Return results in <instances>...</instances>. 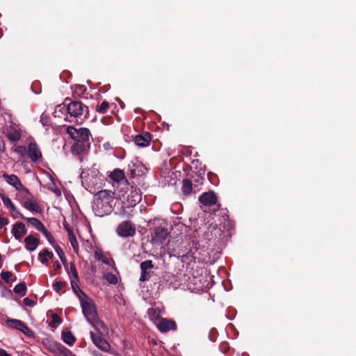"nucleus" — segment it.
Returning <instances> with one entry per match:
<instances>
[{
	"label": "nucleus",
	"instance_id": "1a4fd4ad",
	"mask_svg": "<svg viewBox=\"0 0 356 356\" xmlns=\"http://www.w3.org/2000/svg\"><path fill=\"white\" fill-rule=\"evenodd\" d=\"M6 325L12 329H15L22 332L26 337H33L34 334L32 330L22 321L17 319L9 318L6 321Z\"/></svg>",
	"mask_w": 356,
	"mask_h": 356
},
{
	"label": "nucleus",
	"instance_id": "72a5a7b5",
	"mask_svg": "<svg viewBox=\"0 0 356 356\" xmlns=\"http://www.w3.org/2000/svg\"><path fill=\"white\" fill-rule=\"evenodd\" d=\"M68 273L72 275V277H73V280H76V281H79V275L78 272L76 269L75 265L74 263L70 264V268Z\"/></svg>",
	"mask_w": 356,
	"mask_h": 356
},
{
	"label": "nucleus",
	"instance_id": "cd10ccee",
	"mask_svg": "<svg viewBox=\"0 0 356 356\" xmlns=\"http://www.w3.org/2000/svg\"><path fill=\"white\" fill-rule=\"evenodd\" d=\"M24 220H27L39 232H42L45 228L44 225L35 218H25Z\"/></svg>",
	"mask_w": 356,
	"mask_h": 356
},
{
	"label": "nucleus",
	"instance_id": "6ab92c4d",
	"mask_svg": "<svg viewBox=\"0 0 356 356\" xmlns=\"http://www.w3.org/2000/svg\"><path fill=\"white\" fill-rule=\"evenodd\" d=\"M199 201L202 204L206 207H211L216 204L217 202V197L213 192L209 191L202 193L199 197Z\"/></svg>",
	"mask_w": 356,
	"mask_h": 356
},
{
	"label": "nucleus",
	"instance_id": "79ce46f5",
	"mask_svg": "<svg viewBox=\"0 0 356 356\" xmlns=\"http://www.w3.org/2000/svg\"><path fill=\"white\" fill-rule=\"evenodd\" d=\"M86 88L84 86L77 85L76 86V92H79V95L83 94L86 91Z\"/></svg>",
	"mask_w": 356,
	"mask_h": 356
},
{
	"label": "nucleus",
	"instance_id": "4c0bfd02",
	"mask_svg": "<svg viewBox=\"0 0 356 356\" xmlns=\"http://www.w3.org/2000/svg\"><path fill=\"white\" fill-rule=\"evenodd\" d=\"M77 282L76 280H71V285H72V288L73 289L74 291L77 294V296H79V294H80V291L79 290H81L79 288V286L77 284Z\"/></svg>",
	"mask_w": 356,
	"mask_h": 356
},
{
	"label": "nucleus",
	"instance_id": "b1692460",
	"mask_svg": "<svg viewBox=\"0 0 356 356\" xmlns=\"http://www.w3.org/2000/svg\"><path fill=\"white\" fill-rule=\"evenodd\" d=\"M24 242L26 243V248L31 252L35 250L39 244L38 240L33 235L26 236Z\"/></svg>",
	"mask_w": 356,
	"mask_h": 356
},
{
	"label": "nucleus",
	"instance_id": "58836bf2",
	"mask_svg": "<svg viewBox=\"0 0 356 356\" xmlns=\"http://www.w3.org/2000/svg\"><path fill=\"white\" fill-rule=\"evenodd\" d=\"M106 280L111 284H116L118 282V279H117L116 276L113 274H108L106 275Z\"/></svg>",
	"mask_w": 356,
	"mask_h": 356
},
{
	"label": "nucleus",
	"instance_id": "c756f323",
	"mask_svg": "<svg viewBox=\"0 0 356 356\" xmlns=\"http://www.w3.org/2000/svg\"><path fill=\"white\" fill-rule=\"evenodd\" d=\"M69 241L71 243V245L73 248L74 251L76 253H78L79 252V243L76 240V235L74 234H70V236H68Z\"/></svg>",
	"mask_w": 356,
	"mask_h": 356
},
{
	"label": "nucleus",
	"instance_id": "4be33fe9",
	"mask_svg": "<svg viewBox=\"0 0 356 356\" xmlns=\"http://www.w3.org/2000/svg\"><path fill=\"white\" fill-rule=\"evenodd\" d=\"M11 232L17 240H20L27 233L25 225L21 222L15 223Z\"/></svg>",
	"mask_w": 356,
	"mask_h": 356
},
{
	"label": "nucleus",
	"instance_id": "423d86ee",
	"mask_svg": "<svg viewBox=\"0 0 356 356\" xmlns=\"http://www.w3.org/2000/svg\"><path fill=\"white\" fill-rule=\"evenodd\" d=\"M110 177L118 184V188L122 186L121 191H119V195L124 196L129 189V184L124 172L120 169H115L111 173Z\"/></svg>",
	"mask_w": 356,
	"mask_h": 356
},
{
	"label": "nucleus",
	"instance_id": "bb28decb",
	"mask_svg": "<svg viewBox=\"0 0 356 356\" xmlns=\"http://www.w3.org/2000/svg\"><path fill=\"white\" fill-rule=\"evenodd\" d=\"M63 341L70 346H72L76 341V338L70 332H63L62 333Z\"/></svg>",
	"mask_w": 356,
	"mask_h": 356
},
{
	"label": "nucleus",
	"instance_id": "f704fd0d",
	"mask_svg": "<svg viewBox=\"0 0 356 356\" xmlns=\"http://www.w3.org/2000/svg\"><path fill=\"white\" fill-rule=\"evenodd\" d=\"M65 286V284L64 282H61V281H56L54 284H53V288L58 293H62V290H63V288Z\"/></svg>",
	"mask_w": 356,
	"mask_h": 356
},
{
	"label": "nucleus",
	"instance_id": "e433bc0d",
	"mask_svg": "<svg viewBox=\"0 0 356 356\" xmlns=\"http://www.w3.org/2000/svg\"><path fill=\"white\" fill-rule=\"evenodd\" d=\"M219 349L222 353H226L229 349L228 343L226 341L222 342L219 346Z\"/></svg>",
	"mask_w": 356,
	"mask_h": 356
},
{
	"label": "nucleus",
	"instance_id": "8fccbe9b",
	"mask_svg": "<svg viewBox=\"0 0 356 356\" xmlns=\"http://www.w3.org/2000/svg\"><path fill=\"white\" fill-rule=\"evenodd\" d=\"M117 186H118V185L116 186V188H117L118 191H121V189H122V186H120V187H118V188ZM113 187H115V185H113Z\"/></svg>",
	"mask_w": 356,
	"mask_h": 356
},
{
	"label": "nucleus",
	"instance_id": "37998d69",
	"mask_svg": "<svg viewBox=\"0 0 356 356\" xmlns=\"http://www.w3.org/2000/svg\"><path fill=\"white\" fill-rule=\"evenodd\" d=\"M148 314L150 316L157 317L159 316V313H157V310L156 309L152 308L148 310Z\"/></svg>",
	"mask_w": 356,
	"mask_h": 356
},
{
	"label": "nucleus",
	"instance_id": "c9c22d12",
	"mask_svg": "<svg viewBox=\"0 0 356 356\" xmlns=\"http://www.w3.org/2000/svg\"><path fill=\"white\" fill-rule=\"evenodd\" d=\"M54 248L56 252H57L58 255L59 256L60 260L65 264V263L66 261V259H65L64 252H63L62 249L58 245H54Z\"/></svg>",
	"mask_w": 356,
	"mask_h": 356
},
{
	"label": "nucleus",
	"instance_id": "5701e85b",
	"mask_svg": "<svg viewBox=\"0 0 356 356\" xmlns=\"http://www.w3.org/2000/svg\"><path fill=\"white\" fill-rule=\"evenodd\" d=\"M151 139V135L148 132H143L135 136L134 143L137 146L144 147L149 145Z\"/></svg>",
	"mask_w": 356,
	"mask_h": 356
},
{
	"label": "nucleus",
	"instance_id": "7c9ffc66",
	"mask_svg": "<svg viewBox=\"0 0 356 356\" xmlns=\"http://www.w3.org/2000/svg\"><path fill=\"white\" fill-rule=\"evenodd\" d=\"M1 277L7 284H9L13 282L12 278L13 277V275L10 271H3L1 273Z\"/></svg>",
	"mask_w": 356,
	"mask_h": 356
},
{
	"label": "nucleus",
	"instance_id": "412c9836",
	"mask_svg": "<svg viewBox=\"0 0 356 356\" xmlns=\"http://www.w3.org/2000/svg\"><path fill=\"white\" fill-rule=\"evenodd\" d=\"M141 198L140 190L137 187L131 186L130 192L127 197L129 204L131 206H135L140 202Z\"/></svg>",
	"mask_w": 356,
	"mask_h": 356
},
{
	"label": "nucleus",
	"instance_id": "aec40b11",
	"mask_svg": "<svg viewBox=\"0 0 356 356\" xmlns=\"http://www.w3.org/2000/svg\"><path fill=\"white\" fill-rule=\"evenodd\" d=\"M7 136L11 142H17L22 138L21 129L17 124H10L7 129Z\"/></svg>",
	"mask_w": 356,
	"mask_h": 356
},
{
	"label": "nucleus",
	"instance_id": "f257e3e1",
	"mask_svg": "<svg viewBox=\"0 0 356 356\" xmlns=\"http://www.w3.org/2000/svg\"><path fill=\"white\" fill-rule=\"evenodd\" d=\"M79 298L82 312L88 322L100 334H106L108 329L105 324L99 320L93 301L81 290H79Z\"/></svg>",
	"mask_w": 356,
	"mask_h": 356
},
{
	"label": "nucleus",
	"instance_id": "de8ad7c7",
	"mask_svg": "<svg viewBox=\"0 0 356 356\" xmlns=\"http://www.w3.org/2000/svg\"><path fill=\"white\" fill-rule=\"evenodd\" d=\"M52 319L54 323H59L60 322L59 316L56 314L52 315Z\"/></svg>",
	"mask_w": 356,
	"mask_h": 356
},
{
	"label": "nucleus",
	"instance_id": "49530a36",
	"mask_svg": "<svg viewBox=\"0 0 356 356\" xmlns=\"http://www.w3.org/2000/svg\"><path fill=\"white\" fill-rule=\"evenodd\" d=\"M0 356H12L6 350L3 348H0Z\"/></svg>",
	"mask_w": 356,
	"mask_h": 356
},
{
	"label": "nucleus",
	"instance_id": "2eb2a0df",
	"mask_svg": "<svg viewBox=\"0 0 356 356\" xmlns=\"http://www.w3.org/2000/svg\"><path fill=\"white\" fill-rule=\"evenodd\" d=\"M168 236V230L161 226L154 229L152 236V243L154 244L163 243Z\"/></svg>",
	"mask_w": 356,
	"mask_h": 356
},
{
	"label": "nucleus",
	"instance_id": "6e6552de",
	"mask_svg": "<svg viewBox=\"0 0 356 356\" xmlns=\"http://www.w3.org/2000/svg\"><path fill=\"white\" fill-rule=\"evenodd\" d=\"M116 233L122 238L133 237L136 234V226L132 222L124 220L118 225Z\"/></svg>",
	"mask_w": 356,
	"mask_h": 356
},
{
	"label": "nucleus",
	"instance_id": "7ed1b4c3",
	"mask_svg": "<svg viewBox=\"0 0 356 356\" xmlns=\"http://www.w3.org/2000/svg\"><path fill=\"white\" fill-rule=\"evenodd\" d=\"M67 134L74 141H90L91 134L87 128H75L73 126H68L66 129Z\"/></svg>",
	"mask_w": 356,
	"mask_h": 356
},
{
	"label": "nucleus",
	"instance_id": "473e14b6",
	"mask_svg": "<svg viewBox=\"0 0 356 356\" xmlns=\"http://www.w3.org/2000/svg\"><path fill=\"white\" fill-rule=\"evenodd\" d=\"M41 232L44 234L50 244L54 245L56 241L54 237L46 228H44Z\"/></svg>",
	"mask_w": 356,
	"mask_h": 356
},
{
	"label": "nucleus",
	"instance_id": "0eeeda50",
	"mask_svg": "<svg viewBox=\"0 0 356 356\" xmlns=\"http://www.w3.org/2000/svg\"><path fill=\"white\" fill-rule=\"evenodd\" d=\"M97 174L98 172L96 170H90V174L89 171H83L81 174V183L89 191H91L90 188L97 185L100 180L97 177Z\"/></svg>",
	"mask_w": 356,
	"mask_h": 356
},
{
	"label": "nucleus",
	"instance_id": "a211bd4d",
	"mask_svg": "<svg viewBox=\"0 0 356 356\" xmlns=\"http://www.w3.org/2000/svg\"><path fill=\"white\" fill-rule=\"evenodd\" d=\"M0 197L5 205V207L10 210V212L14 213V218H20L21 219H25V217L18 211L16 207L13 204L11 200L3 193H0Z\"/></svg>",
	"mask_w": 356,
	"mask_h": 356
},
{
	"label": "nucleus",
	"instance_id": "09e8293b",
	"mask_svg": "<svg viewBox=\"0 0 356 356\" xmlns=\"http://www.w3.org/2000/svg\"><path fill=\"white\" fill-rule=\"evenodd\" d=\"M54 266L56 269H59L61 268V265L58 261L54 263Z\"/></svg>",
	"mask_w": 356,
	"mask_h": 356
},
{
	"label": "nucleus",
	"instance_id": "20e7f679",
	"mask_svg": "<svg viewBox=\"0 0 356 356\" xmlns=\"http://www.w3.org/2000/svg\"><path fill=\"white\" fill-rule=\"evenodd\" d=\"M44 347L55 356H74L72 352L61 343L53 340H47L43 342Z\"/></svg>",
	"mask_w": 356,
	"mask_h": 356
},
{
	"label": "nucleus",
	"instance_id": "f3484780",
	"mask_svg": "<svg viewBox=\"0 0 356 356\" xmlns=\"http://www.w3.org/2000/svg\"><path fill=\"white\" fill-rule=\"evenodd\" d=\"M22 194L24 196V200L22 202V206L29 211L39 213L40 211V207L34 199L30 197L31 193H29V195H26L25 193Z\"/></svg>",
	"mask_w": 356,
	"mask_h": 356
},
{
	"label": "nucleus",
	"instance_id": "9b49d317",
	"mask_svg": "<svg viewBox=\"0 0 356 356\" xmlns=\"http://www.w3.org/2000/svg\"><path fill=\"white\" fill-rule=\"evenodd\" d=\"M90 337L92 339V341L93 343L101 350L104 352H108L111 346L109 343L103 337H102L99 334H101L99 332L98 334H95L93 332H90Z\"/></svg>",
	"mask_w": 356,
	"mask_h": 356
},
{
	"label": "nucleus",
	"instance_id": "f03ea898",
	"mask_svg": "<svg viewBox=\"0 0 356 356\" xmlns=\"http://www.w3.org/2000/svg\"><path fill=\"white\" fill-rule=\"evenodd\" d=\"M114 193L110 190H102L95 195L92 210L97 216L108 215L113 211Z\"/></svg>",
	"mask_w": 356,
	"mask_h": 356
},
{
	"label": "nucleus",
	"instance_id": "4468645a",
	"mask_svg": "<svg viewBox=\"0 0 356 356\" xmlns=\"http://www.w3.org/2000/svg\"><path fill=\"white\" fill-rule=\"evenodd\" d=\"M156 327L161 332H167L170 330H176L177 325L175 321L167 319V318H160L156 323Z\"/></svg>",
	"mask_w": 356,
	"mask_h": 356
},
{
	"label": "nucleus",
	"instance_id": "c03bdc74",
	"mask_svg": "<svg viewBox=\"0 0 356 356\" xmlns=\"http://www.w3.org/2000/svg\"><path fill=\"white\" fill-rule=\"evenodd\" d=\"M8 223V220L4 217L0 216V229Z\"/></svg>",
	"mask_w": 356,
	"mask_h": 356
},
{
	"label": "nucleus",
	"instance_id": "ea45409f",
	"mask_svg": "<svg viewBox=\"0 0 356 356\" xmlns=\"http://www.w3.org/2000/svg\"><path fill=\"white\" fill-rule=\"evenodd\" d=\"M15 151L22 156H24L26 153H27L26 148L24 146H18Z\"/></svg>",
	"mask_w": 356,
	"mask_h": 356
},
{
	"label": "nucleus",
	"instance_id": "a19ab883",
	"mask_svg": "<svg viewBox=\"0 0 356 356\" xmlns=\"http://www.w3.org/2000/svg\"><path fill=\"white\" fill-rule=\"evenodd\" d=\"M24 304L26 306L33 307L35 305V302L29 298H25L23 300Z\"/></svg>",
	"mask_w": 356,
	"mask_h": 356
},
{
	"label": "nucleus",
	"instance_id": "a18cd8bd",
	"mask_svg": "<svg viewBox=\"0 0 356 356\" xmlns=\"http://www.w3.org/2000/svg\"><path fill=\"white\" fill-rule=\"evenodd\" d=\"M63 226L65 229L67 231L68 236H70V234H74L72 229L67 223H63Z\"/></svg>",
	"mask_w": 356,
	"mask_h": 356
},
{
	"label": "nucleus",
	"instance_id": "a878e982",
	"mask_svg": "<svg viewBox=\"0 0 356 356\" xmlns=\"http://www.w3.org/2000/svg\"><path fill=\"white\" fill-rule=\"evenodd\" d=\"M54 254L53 252L49 251L48 250L45 249L43 251H41L38 254V259L42 264H47L48 259L53 258Z\"/></svg>",
	"mask_w": 356,
	"mask_h": 356
},
{
	"label": "nucleus",
	"instance_id": "393cba45",
	"mask_svg": "<svg viewBox=\"0 0 356 356\" xmlns=\"http://www.w3.org/2000/svg\"><path fill=\"white\" fill-rule=\"evenodd\" d=\"M181 191L185 196L189 195L193 192L195 193L192 182L189 179H184L182 181Z\"/></svg>",
	"mask_w": 356,
	"mask_h": 356
},
{
	"label": "nucleus",
	"instance_id": "c85d7f7f",
	"mask_svg": "<svg viewBox=\"0 0 356 356\" xmlns=\"http://www.w3.org/2000/svg\"><path fill=\"white\" fill-rule=\"evenodd\" d=\"M26 286L24 283H19L14 287V292L21 296H25L26 293Z\"/></svg>",
	"mask_w": 356,
	"mask_h": 356
},
{
	"label": "nucleus",
	"instance_id": "2f4dec72",
	"mask_svg": "<svg viewBox=\"0 0 356 356\" xmlns=\"http://www.w3.org/2000/svg\"><path fill=\"white\" fill-rule=\"evenodd\" d=\"M109 104L106 101H104L100 105H98L96 108V111L102 114H104L106 112L108 108Z\"/></svg>",
	"mask_w": 356,
	"mask_h": 356
},
{
	"label": "nucleus",
	"instance_id": "9d476101",
	"mask_svg": "<svg viewBox=\"0 0 356 356\" xmlns=\"http://www.w3.org/2000/svg\"><path fill=\"white\" fill-rule=\"evenodd\" d=\"M2 177L8 184L13 186L17 191L21 192L22 193L29 195V189L22 184L21 181L17 175L3 173L2 175Z\"/></svg>",
	"mask_w": 356,
	"mask_h": 356
},
{
	"label": "nucleus",
	"instance_id": "f8f14e48",
	"mask_svg": "<svg viewBox=\"0 0 356 356\" xmlns=\"http://www.w3.org/2000/svg\"><path fill=\"white\" fill-rule=\"evenodd\" d=\"M27 154L29 158L34 163H40L42 161V152L35 143H31L29 144Z\"/></svg>",
	"mask_w": 356,
	"mask_h": 356
},
{
	"label": "nucleus",
	"instance_id": "39448f33",
	"mask_svg": "<svg viewBox=\"0 0 356 356\" xmlns=\"http://www.w3.org/2000/svg\"><path fill=\"white\" fill-rule=\"evenodd\" d=\"M67 111L71 117L79 118L82 116L87 118L89 112L88 106L79 101H73L69 103L67 106Z\"/></svg>",
	"mask_w": 356,
	"mask_h": 356
},
{
	"label": "nucleus",
	"instance_id": "ddd939ff",
	"mask_svg": "<svg viewBox=\"0 0 356 356\" xmlns=\"http://www.w3.org/2000/svg\"><path fill=\"white\" fill-rule=\"evenodd\" d=\"M140 270H141L140 281L145 282V281L149 280L152 275V270L154 267L152 261L146 260L145 261H143L140 264Z\"/></svg>",
	"mask_w": 356,
	"mask_h": 356
},
{
	"label": "nucleus",
	"instance_id": "dca6fc26",
	"mask_svg": "<svg viewBox=\"0 0 356 356\" xmlns=\"http://www.w3.org/2000/svg\"><path fill=\"white\" fill-rule=\"evenodd\" d=\"M90 146V141H74L71 152L73 154L79 155L86 152Z\"/></svg>",
	"mask_w": 356,
	"mask_h": 356
}]
</instances>
